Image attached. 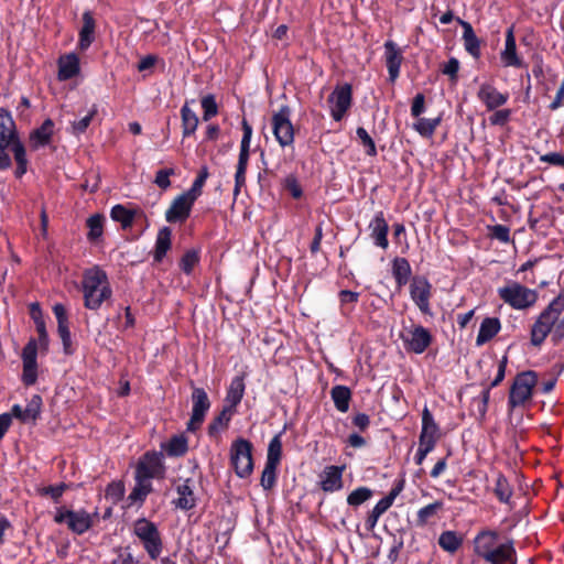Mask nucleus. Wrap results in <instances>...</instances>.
<instances>
[{"mask_svg": "<svg viewBox=\"0 0 564 564\" xmlns=\"http://www.w3.org/2000/svg\"><path fill=\"white\" fill-rule=\"evenodd\" d=\"M390 507L387 505L386 501L380 499L376 506L372 508V510L368 513L366 519V528L371 531L376 528L379 518L389 509Z\"/></svg>", "mask_w": 564, "mask_h": 564, "instance_id": "47", "label": "nucleus"}, {"mask_svg": "<svg viewBox=\"0 0 564 564\" xmlns=\"http://www.w3.org/2000/svg\"><path fill=\"white\" fill-rule=\"evenodd\" d=\"M356 134L361 145L365 148V151L368 155H376L377 149L373 139L369 135L367 130L362 127H358L356 130Z\"/></svg>", "mask_w": 564, "mask_h": 564, "instance_id": "52", "label": "nucleus"}, {"mask_svg": "<svg viewBox=\"0 0 564 564\" xmlns=\"http://www.w3.org/2000/svg\"><path fill=\"white\" fill-rule=\"evenodd\" d=\"M177 498L173 501L175 507L182 510H191L196 506L194 495V480L187 478L176 486Z\"/></svg>", "mask_w": 564, "mask_h": 564, "instance_id": "23", "label": "nucleus"}, {"mask_svg": "<svg viewBox=\"0 0 564 564\" xmlns=\"http://www.w3.org/2000/svg\"><path fill=\"white\" fill-rule=\"evenodd\" d=\"M37 343L34 339H31L22 350V361L23 365H37Z\"/></svg>", "mask_w": 564, "mask_h": 564, "instance_id": "55", "label": "nucleus"}, {"mask_svg": "<svg viewBox=\"0 0 564 564\" xmlns=\"http://www.w3.org/2000/svg\"><path fill=\"white\" fill-rule=\"evenodd\" d=\"M410 296L422 314L432 315L430 300L432 285L424 276H414L410 284Z\"/></svg>", "mask_w": 564, "mask_h": 564, "instance_id": "13", "label": "nucleus"}, {"mask_svg": "<svg viewBox=\"0 0 564 564\" xmlns=\"http://www.w3.org/2000/svg\"><path fill=\"white\" fill-rule=\"evenodd\" d=\"M330 397L335 404V408L341 412L346 413L349 409V402L351 400V391L346 386H335L330 390Z\"/></svg>", "mask_w": 564, "mask_h": 564, "instance_id": "33", "label": "nucleus"}, {"mask_svg": "<svg viewBox=\"0 0 564 564\" xmlns=\"http://www.w3.org/2000/svg\"><path fill=\"white\" fill-rule=\"evenodd\" d=\"M96 22L90 11L83 13V26L79 31L78 48L86 51L95 41Z\"/></svg>", "mask_w": 564, "mask_h": 564, "instance_id": "26", "label": "nucleus"}, {"mask_svg": "<svg viewBox=\"0 0 564 564\" xmlns=\"http://www.w3.org/2000/svg\"><path fill=\"white\" fill-rule=\"evenodd\" d=\"M412 270L405 258L397 257L392 261V274L398 286L405 285L411 276Z\"/></svg>", "mask_w": 564, "mask_h": 564, "instance_id": "31", "label": "nucleus"}, {"mask_svg": "<svg viewBox=\"0 0 564 564\" xmlns=\"http://www.w3.org/2000/svg\"><path fill=\"white\" fill-rule=\"evenodd\" d=\"M236 413L234 409L224 405L221 412L213 420L208 426L209 434H216L219 430L228 426L232 415Z\"/></svg>", "mask_w": 564, "mask_h": 564, "instance_id": "42", "label": "nucleus"}, {"mask_svg": "<svg viewBox=\"0 0 564 564\" xmlns=\"http://www.w3.org/2000/svg\"><path fill=\"white\" fill-rule=\"evenodd\" d=\"M564 289L540 313L531 328L530 341L533 346H541L552 334L556 340L564 338Z\"/></svg>", "mask_w": 564, "mask_h": 564, "instance_id": "1", "label": "nucleus"}, {"mask_svg": "<svg viewBox=\"0 0 564 564\" xmlns=\"http://www.w3.org/2000/svg\"><path fill=\"white\" fill-rule=\"evenodd\" d=\"M373 492L368 487H358L352 490L347 497V503L351 507H358L369 500Z\"/></svg>", "mask_w": 564, "mask_h": 564, "instance_id": "48", "label": "nucleus"}, {"mask_svg": "<svg viewBox=\"0 0 564 564\" xmlns=\"http://www.w3.org/2000/svg\"><path fill=\"white\" fill-rule=\"evenodd\" d=\"M384 57L389 73V80L394 83L400 75L401 63L403 59L402 53L394 42L387 41L384 43Z\"/></svg>", "mask_w": 564, "mask_h": 564, "instance_id": "19", "label": "nucleus"}, {"mask_svg": "<svg viewBox=\"0 0 564 564\" xmlns=\"http://www.w3.org/2000/svg\"><path fill=\"white\" fill-rule=\"evenodd\" d=\"M151 490H152L151 481L143 479V478H138V476H135V486L132 489V491L130 492L128 499L132 503H134V502L142 503L145 500L147 496L151 492Z\"/></svg>", "mask_w": 564, "mask_h": 564, "instance_id": "39", "label": "nucleus"}, {"mask_svg": "<svg viewBox=\"0 0 564 564\" xmlns=\"http://www.w3.org/2000/svg\"><path fill=\"white\" fill-rule=\"evenodd\" d=\"M458 70L459 61L455 57H451L442 68L443 74L449 76L453 80H456Z\"/></svg>", "mask_w": 564, "mask_h": 564, "instance_id": "58", "label": "nucleus"}, {"mask_svg": "<svg viewBox=\"0 0 564 564\" xmlns=\"http://www.w3.org/2000/svg\"><path fill=\"white\" fill-rule=\"evenodd\" d=\"M162 449L171 457H180L186 454L188 449L187 438L180 434L174 435L167 442L162 443Z\"/></svg>", "mask_w": 564, "mask_h": 564, "instance_id": "32", "label": "nucleus"}, {"mask_svg": "<svg viewBox=\"0 0 564 564\" xmlns=\"http://www.w3.org/2000/svg\"><path fill=\"white\" fill-rule=\"evenodd\" d=\"M164 456L162 452H147L138 462L135 468V476L149 481L153 478H161L164 476Z\"/></svg>", "mask_w": 564, "mask_h": 564, "instance_id": "10", "label": "nucleus"}, {"mask_svg": "<svg viewBox=\"0 0 564 564\" xmlns=\"http://www.w3.org/2000/svg\"><path fill=\"white\" fill-rule=\"evenodd\" d=\"M441 121H442L441 117L419 118V120L413 124V128L422 137L430 138L433 135L436 128L440 126Z\"/></svg>", "mask_w": 564, "mask_h": 564, "instance_id": "41", "label": "nucleus"}, {"mask_svg": "<svg viewBox=\"0 0 564 564\" xmlns=\"http://www.w3.org/2000/svg\"><path fill=\"white\" fill-rule=\"evenodd\" d=\"M192 401V414L187 423V431L195 432L203 424L205 415L210 408V401L203 388H194Z\"/></svg>", "mask_w": 564, "mask_h": 564, "instance_id": "14", "label": "nucleus"}, {"mask_svg": "<svg viewBox=\"0 0 564 564\" xmlns=\"http://www.w3.org/2000/svg\"><path fill=\"white\" fill-rule=\"evenodd\" d=\"M463 539L455 531H444L438 538L440 546L449 553H455L462 545Z\"/></svg>", "mask_w": 564, "mask_h": 564, "instance_id": "40", "label": "nucleus"}, {"mask_svg": "<svg viewBox=\"0 0 564 564\" xmlns=\"http://www.w3.org/2000/svg\"><path fill=\"white\" fill-rule=\"evenodd\" d=\"M193 197H189V194H181L178 195L171 204L169 209L165 213V219L169 223H177L184 221L189 216L191 209L194 205Z\"/></svg>", "mask_w": 564, "mask_h": 564, "instance_id": "16", "label": "nucleus"}, {"mask_svg": "<svg viewBox=\"0 0 564 564\" xmlns=\"http://www.w3.org/2000/svg\"><path fill=\"white\" fill-rule=\"evenodd\" d=\"M539 160L551 165L564 167V155L558 152L543 154Z\"/></svg>", "mask_w": 564, "mask_h": 564, "instance_id": "60", "label": "nucleus"}, {"mask_svg": "<svg viewBox=\"0 0 564 564\" xmlns=\"http://www.w3.org/2000/svg\"><path fill=\"white\" fill-rule=\"evenodd\" d=\"M443 508L442 501H435L430 503L417 511V522L420 525H424L432 517H434L438 510Z\"/></svg>", "mask_w": 564, "mask_h": 564, "instance_id": "49", "label": "nucleus"}, {"mask_svg": "<svg viewBox=\"0 0 564 564\" xmlns=\"http://www.w3.org/2000/svg\"><path fill=\"white\" fill-rule=\"evenodd\" d=\"M202 108L204 110L203 119L208 121L213 117H215L218 112V106L216 99L213 95H207L202 99Z\"/></svg>", "mask_w": 564, "mask_h": 564, "instance_id": "53", "label": "nucleus"}, {"mask_svg": "<svg viewBox=\"0 0 564 564\" xmlns=\"http://www.w3.org/2000/svg\"><path fill=\"white\" fill-rule=\"evenodd\" d=\"M57 332H58V335L62 339V343H63V346H64V351L66 354H68V348L70 347V344H72V337H70V332H69V327H68V323L66 324H59L57 325Z\"/></svg>", "mask_w": 564, "mask_h": 564, "instance_id": "61", "label": "nucleus"}, {"mask_svg": "<svg viewBox=\"0 0 564 564\" xmlns=\"http://www.w3.org/2000/svg\"><path fill=\"white\" fill-rule=\"evenodd\" d=\"M42 399L40 395L35 394L28 402L26 406L23 409L19 404H14L11 409V419L15 417L23 423L35 422L41 413Z\"/></svg>", "mask_w": 564, "mask_h": 564, "instance_id": "18", "label": "nucleus"}, {"mask_svg": "<svg viewBox=\"0 0 564 564\" xmlns=\"http://www.w3.org/2000/svg\"><path fill=\"white\" fill-rule=\"evenodd\" d=\"M345 466H327L321 474V488L326 492L338 491L343 488V471Z\"/></svg>", "mask_w": 564, "mask_h": 564, "instance_id": "22", "label": "nucleus"}, {"mask_svg": "<svg viewBox=\"0 0 564 564\" xmlns=\"http://www.w3.org/2000/svg\"><path fill=\"white\" fill-rule=\"evenodd\" d=\"M507 365H508V356L505 355L499 360L497 375H496L495 379L491 381L490 388H495V387L499 386V383L505 379Z\"/></svg>", "mask_w": 564, "mask_h": 564, "instance_id": "62", "label": "nucleus"}, {"mask_svg": "<svg viewBox=\"0 0 564 564\" xmlns=\"http://www.w3.org/2000/svg\"><path fill=\"white\" fill-rule=\"evenodd\" d=\"M276 468L278 465L265 463L261 475V486L264 490H270L275 485Z\"/></svg>", "mask_w": 564, "mask_h": 564, "instance_id": "51", "label": "nucleus"}, {"mask_svg": "<svg viewBox=\"0 0 564 564\" xmlns=\"http://www.w3.org/2000/svg\"><path fill=\"white\" fill-rule=\"evenodd\" d=\"M494 491L499 501L503 503L510 502L512 497V488L508 479L502 474H498Z\"/></svg>", "mask_w": 564, "mask_h": 564, "instance_id": "44", "label": "nucleus"}, {"mask_svg": "<svg viewBox=\"0 0 564 564\" xmlns=\"http://www.w3.org/2000/svg\"><path fill=\"white\" fill-rule=\"evenodd\" d=\"M243 377L237 376L232 378L226 393L225 405L236 411L237 405L241 402L245 394Z\"/></svg>", "mask_w": 564, "mask_h": 564, "instance_id": "28", "label": "nucleus"}, {"mask_svg": "<svg viewBox=\"0 0 564 564\" xmlns=\"http://www.w3.org/2000/svg\"><path fill=\"white\" fill-rule=\"evenodd\" d=\"M272 131L275 140L282 148L294 143V127L291 122V109L289 106H281L272 116Z\"/></svg>", "mask_w": 564, "mask_h": 564, "instance_id": "9", "label": "nucleus"}, {"mask_svg": "<svg viewBox=\"0 0 564 564\" xmlns=\"http://www.w3.org/2000/svg\"><path fill=\"white\" fill-rule=\"evenodd\" d=\"M173 169H163L159 170L155 175L154 183L162 189H166L170 187V176L174 175Z\"/></svg>", "mask_w": 564, "mask_h": 564, "instance_id": "56", "label": "nucleus"}, {"mask_svg": "<svg viewBox=\"0 0 564 564\" xmlns=\"http://www.w3.org/2000/svg\"><path fill=\"white\" fill-rule=\"evenodd\" d=\"M501 324L499 318L497 317H486L482 319L477 338H476V345L482 346L487 341H489L491 338H494L500 330Z\"/></svg>", "mask_w": 564, "mask_h": 564, "instance_id": "29", "label": "nucleus"}, {"mask_svg": "<svg viewBox=\"0 0 564 564\" xmlns=\"http://www.w3.org/2000/svg\"><path fill=\"white\" fill-rule=\"evenodd\" d=\"M84 306L97 311L112 296L107 273L98 265L84 271L82 279Z\"/></svg>", "mask_w": 564, "mask_h": 564, "instance_id": "3", "label": "nucleus"}, {"mask_svg": "<svg viewBox=\"0 0 564 564\" xmlns=\"http://www.w3.org/2000/svg\"><path fill=\"white\" fill-rule=\"evenodd\" d=\"M491 236L495 239L507 243L510 241V229L505 225H495L491 228Z\"/></svg>", "mask_w": 564, "mask_h": 564, "instance_id": "59", "label": "nucleus"}, {"mask_svg": "<svg viewBox=\"0 0 564 564\" xmlns=\"http://www.w3.org/2000/svg\"><path fill=\"white\" fill-rule=\"evenodd\" d=\"M477 98L486 106L487 110L492 111L508 102L509 94L500 93L491 83H482L478 88Z\"/></svg>", "mask_w": 564, "mask_h": 564, "instance_id": "15", "label": "nucleus"}, {"mask_svg": "<svg viewBox=\"0 0 564 564\" xmlns=\"http://www.w3.org/2000/svg\"><path fill=\"white\" fill-rule=\"evenodd\" d=\"M499 297L514 310H527L538 300L535 290L529 289L519 282L511 281L497 290Z\"/></svg>", "mask_w": 564, "mask_h": 564, "instance_id": "5", "label": "nucleus"}, {"mask_svg": "<svg viewBox=\"0 0 564 564\" xmlns=\"http://www.w3.org/2000/svg\"><path fill=\"white\" fill-rule=\"evenodd\" d=\"M132 532L152 561L161 556L163 552V539L154 522L145 518L137 519L133 523Z\"/></svg>", "mask_w": 564, "mask_h": 564, "instance_id": "4", "label": "nucleus"}, {"mask_svg": "<svg viewBox=\"0 0 564 564\" xmlns=\"http://www.w3.org/2000/svg\"><path fill=\"white\" fill-rule=\"evenodd\" d=\"M351 86L344 84L336 86L328 97L332 118L335 121H340L351 106Z\"/></svg>", "mask_w": 564, "mask_h": 564, "instance_id": "12", "label": "nucleus"}, {"mask_svg": "<svg viewBox=\"0 0 564 564\" xmlns=\"http://www.w3.org/2000/svg\"><path fill=\"white\" fill-rule=\"evenodd\" d=\"M97 513H90L85 509L67 510L59 508L57 509L54 521L56 523H66L67 528L76 534H84L93 525Z\"/></svg>", "mask_w": 564, "mask_h": 564, "instance_id": "7", "label": "nucleus"}, {"mask_svg": "<svg viewBox=\"0 0 564 564\" xmlns=\"http://www.w3.org/2000/svg\"><path fill=\"white\" fill-rule=\"evenodd\" d=\"M14 160L17 162L15 176L22 177L28 170V159L24 145L22 143H15V147L12 150Z\"/></svg>", "mask_w": 564, "mask_h": 564, "instance_id": "46", "label": "nucleus"}, {"mask_svg": "<svg viewBox=\"0 0 564 564\" xmlns=\"http://www.w3.org/2000/svg\"><path fill=\"white\" fill-rule=\"evenodd\" d=\"M171 236L172 231L169 227H163L159 230L155 240L154 260L161 262L165 257L166 252L171 248Z\"/></svg>", "mask_w": 564, "mask_h": 564, "instance_id": "35", "label": "nucleus"}, {"mask_svg": "<svg viewBox=\"0 0 564 564\" xmlns=\"http://www.w3.org/2000/svg\"><path fill=\"white\" fill-rule=\"evenodd\" d=\"M134 210L124 207L123 205H115L110 210L112 220L120 223L123 229L132 226L134 219Z\"/></svg>", "mask_w": 564, "mask_h": 564, "instance_id": "38", "label": "nucleus"}, {"mask_svg": "<svg viewBox=\"0 0 564 564\" xmlns=\"http://www.w3.org/2000/svg\"><path fill=\"white\" fill-rule=\"evenodd\" d=\"M500 61L503 67H523V61L517 53V43L513 26L506 32L505 47L500 52Z\"/></svg>", "mask_w": 564, "mask_h": 564, "instance_id": "17", "label": "nucleus"}, {"mask_svg": "<svg viewBox=\"0 0 564 564\" xmlns=\"http://www.w3.org/2000/svg\"><path fill=\"white\" fill-rule=\"evenodd\" d=\"M474 552L488 564H517L513 542L502 541L492 530H482L475 536Z\"/></svg>", "mask_w": 564, "mask_h": 564, "instance_id": "2", "label": "nucleus"}, {"mask_svg": "<svg viewBox=\"0 0 564 564\" xmlns=\"http://www.w3.org/2000/svg\"><path fill=\"white\" fill-rule=\"evenodd\" d=\"M183 137L193 134L198 127L197 115L188 107L186 102L181 109Z\"/></svg>", "mask_w": 564, "mask_h": 564, "instance_id": "37", "label": "nucleus"}, {"mask_svg": "<svg viewBox=\"0 0 564 564\" xmlns=\"http://www.w3.org/2000/svg\"><path fill=\"white\" fill-rule=\"evenodd\" d=\"M97 112H98L97 105H93V107L89 109V111L87 112L86 116H84L83 118H80L78 120H74L70 123V132L77 137L83 134L84 132H86L87 128L91 123V121L95 118V116L97 115Z\"/></svg>", "mask_w": 564, "mask_h": 564, "instance_id": "43", "label": "nucleus"}, {"mask_svg": "<svg viewBox=\"0 0 564 564\" xmlns=\"http://www.w3.org/2000/svg\"><path fill=\"white\" fill-rule=\"evenodd\" d=\"M37 365H23L22 379L26 386H31L36 381Z\"/></svg>", "mask_w": 564, "mask_h": 564, "instance_id": "64", "label": "nucleus"}, {"mask_svg": "<svg viewBox=\"0 0 564 564\" xmlns=\"http://www.w3.org/2000/svg\"><path fill=\"white\" fill-rule=\"evenodd\" d=\"M282 454L281 433L273 436L268 446L267 462L269 464L279 465Z\"/></svg>", "mask_w": 564, "mask_h": 564, "instance_id": "45", "label": "nucleus"}, {"mask_svg": "<svg viewBox=\"0 0 564 564\" xmlns=\"http://www.w3.org/2000/svg\"><path fill=\"white\" fill-rule=\"evenodd\" d=\"M538 382V376L534 371L528 370L519 373L511 386L508 403L510 408L523 405L529 401L533 393V388Z\"/></svg>", "mask_w": 564, "mask_h": 564, "instance_id": "8", "label": "nucleus"}, {"mask_svg": "<svg viewBox=\"0 0 564 564\" xmlns=\"http://www.w3.org/2000/svg\"><path fill=\"white\" fill-rule=\"evenodd\" d=\"M230 463L239 478H247L253 470L252 444L238 438L230 446Z\"/></svg>", "mask_w": 564, "mask_h": 564, "instance_id": "6", "label": "nucleus"}, {"mask_svg": "<svg viewBox=\"0 0 564 564\" xmlns=\"http://www.w3.org/2000/svg\"><path fill=\"white\" fill-rule=\"evenodd\" d=\"M404 347L414 354L424 352L432 343V335L429 329L421 325H413L401 334Z\"/></svg>", "mask_w": 564, "mask_h": 564, "instance_id": "11", "label": "nucleus"}, {"mask_svg": "<svg viewBox=\"0 0 564 564\" xmlns=\"http://www.w3.org/2000/svg\"><path fill=\"white\" fill-rule=\"evenodd\" d=\"M208 175H209L208 169L206 166H203L200 169L197 177L193 182L192 187L187 192H185V194H189V197H193V199L196 200V198L202 193V188H203L206 180L208 178Z\"/></svg>", "mask_w": 564, "mask_h": 564, "instance_id": "50", "label": "nucleus"}, {"mask_svg": "<svg viewBox=\"0 0 564 564\" xmlns=\"http://www.w3.org/2000/svg\"><path fill=\"white\" fill-rule=\"evenodd\" d=\"M54 126L52 119L44 120L43 123L30 134L31 148L37 150L50 144L54 133Z\"/></svg>", "mask_w": 564, "mask_h": 564, "instance_id": "24", "label": "nucleus"}, {"mask_svg": "<svg viewBox=\"0 0 564 564\" xmlns=\"http://www.w3.org/2000/svg\"><path fill=\"white\" fill-rule=\"evenodd\" d=\"M420 437L426 440H435L436 442L440 437V429L427 406H425L422 411V429Z\"/></svg>", "mask_w": 564, "mask_h": 564, "instance_id": "34", "label": "nucleus"}, {"mask_svg": "<svg viewBox=\"0 0 564 564\" xmlns=\"http://www.w3.org/2000/svg\"><path fill=\"white\" fill-rule=\"evenodd\" d=\"M104 224L105 217L100 214H95L87 219L86 225L88 228V241L95 243L101 239L104 234Z\"/></svg>", "mask_w": 564, "mask_h": 564, "instance_id": "36", "label": "nucleus"}, {"mask_svg": "<svg viewBox=\"0 0 564 564\" xmlns=\"http://www.w3.org/2000/svg\"><path fill=\"white\" fill-rule=\"evenodd\" d=\"M79 70V58L75 53H69L58 58L57 77L59 80H68L75 77Z\"/></svg>", "mask_w": 564, "mask_h": 564, "instance_id": "27", "label": "nucleus"}, {"mask_svg": "<svg viewBox=\"0 0 564 564\" xmlns=\"http://www.w3.org/2000/svg\"><path fill=\"white\" fill-rule=\"evenodd\" d=\"M242 131L243 134L240 143V152L237 169L247 170L250 153V142L252 137V128L246 120L242 121Z\"/></svg>", "mask_w": 564, "mask_h": 564, "instance_id": "30", "label": "nucleus"}, {"mask_svg": "<svg viewBox=\"0 0 564 564\" xmlns=\"http://www.w3.org/2000/svg\"><path fill=\"white\" fill-rule=\"evenodd\" d=\"M425 110V97L423 94H417L413 98V102L411 106V115L413 117H420Z\"/></svg>", "mask_w": 564, "mask_h": 564, "instance_id": "63", "label": "nucleus"}, {"mask_svg": "<svg viewBox=\"0 0 564 564\" xmlns=\"http://www.w3.org/2000/svg\"><path fill=\"white\" fill-rule=\"evenodd\" d=\"M370 237L377 247L387 249L389 246L388 232L389 226L384 219L383 213L378 212L369 224Z\"/></svg>", "mask_w": 564, "mask_h": 564, "instance_id": "21", "label": "nucleus"}, {"mask_svg": "<svg viewBox=\"0 0 564 564\" xmlns=\"http://www.w3.org/2000/svg\"><path fill=\"white\" fill-rule=\"evenodd\" d=\"M511 116L510 109H500L496 110L489 118V121L492 126H503L506 124Z\"/></svg>", "mask_w": 564, "mask_h": 564, "instance_id": "57", "label": "nucleus"}, {"mask_svg": "<svg viewBox=\"0 0 564 564\" xmlns=\"http://www.w3.org/2000/svg\"><path fill=\"white\" fill-rule=\"evenodd\" d=\"M0 142L11 147V150H13L15 143H22L18 137L15 122L11 113L4 109H0Z\"/></svg>", "mask_w": 564, "mask_h": 564, "instance_id": "20", "label": "nucleus"}, {"mask_svg": "<svg viewBox=\"0 0 564 564\" xmlns=\"http://www.w3.org/2000/svg\"><path fill=\"white\" fill-rule=\"evenodd\" d=\"M198 261H199L198 253L194 250H189V251L185 252V254L181 259V263H180L181 270L185 274H191L194 267L198 263Z\"/></svg>", "mask_w": 564, "mask_h": 564, "instance_id": "54", "label": "nucleus"}, {"mask_svg": "<svg viewBox=\"0 0 564 564\" xmlns=\"http://www.w3.org/2000/svg\"><path fill=\"white\" fill-rule=\"evenodd\" d=\"M459 24L463 28V42L464 47L468 54L474 58L478 59L481 55L480 40L477 37L471 24L464 20L458 19Z\"/></svg>", "mask_w": 564, "mask_h": 564, "instance_id": "25", "label": "nucleus"}]
</instances>
